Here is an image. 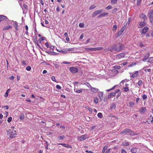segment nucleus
Masks as SVG:
<instances>
[{
  "instance_id": "1",
  "label": "nucleus",
  "mask_w": 153,
  "mask_h": 153,
  "mask_svg": "<svg viewBox=\"0 0 153 153\" xmlns=\"http://www.w3.org/2000/svg\"><path fill=\"white\" fill-rule=\"evenodd\" d=\"M125 48V46L123 44L119 43L115 44L112 45L109 49V50L114 52V51L119 52L124 50Z\"/></svg>"
},
{
  "instance_id": "2",
  "label": "nucleus",
  "mask_w": 153,
  "mask_h": 153,
  "mask_svg": "<svg viewBox=\"0 0 153 153\" xmlns=\"http://www.w3.org/2000/svg\"><path fill=\"white\" fill-rule=\"evenodd\" d=\"M120 134L124 135H128L131 136L134 135V132L131 131L130 129L126 128L120 132Z\"/></svg>"
},
{
  "instance_id": "3",
  "label": "nucleus",
  "mask_w": 153,
  "mask_h": 153,
  "mask_svg": "<svg viewBox=\"0 0 153 153\" xmlns=\"http://www.w3.org/2000/svg\"><path fill=\"white\" fill-rule=\"evenodd\" d=\"M7 134L9 135L10 138H14L16 135V131H12L10 129H9L7 130Z\"/></svg>"
},
{
  "instance_id": "4",
  "label": "nucleus",
  "mask_w": 153,
  "mask_h": 153,
  "mask_svg": "<svg viewBox=\"0 0 153 153\" xmlns=\"http://www.w3.org/2000/svg\"><path fill=\"white\" fill-rule=\"evenodd\" d=\"M89 138L88 136L86 134L81 135L79 137H78V140L80 141H82L86 140Z\"/></svg>"
},
{
  "instance_id": "5",
  "label": "nucleus",
  "mask_w": 153,
  "mask_h": 153,
  "mask_svg": "<svg viewBox=\"0 0 153 153\" xmlns=\"http://www.w3.org/2000/svg\"><path fill=\"white\" fill-rule=\"evenodd\" d=\"M69 70L73 73H76L78 72V69L75 67H71L69 68Z\"/></svg>"
},
{
  "instance_id": "6",
  "label": "nucleus",
  "mask_w": 153,
  "mask_h": 153,
  "mask_svg": "<svg viewBox=\"0 0 153 153\" xmlns=\"http://www.w3.org/2000/svg\"><path fill=\"white\" fill-rule=\"evenodd\" d=\"M125 55L126 54L124 53H119L118 54H117L116 56V58L119 59L123 58L125 56Z\"/></svg>"
},
{
  "instance_id": "7",
  "label": "nucleus",
  "mask_w": 153,
  "mask_h": 153,
  "mask_svg": "<svg viewBox=\"0 0 153 153\" xmlns=\"http://www.w3.org/2000/svg\"><path fill=\"white\" fill-rule=\"evenodd\" d=\"M102 10L101 9L100 10H98L94 12L92 15V16L93 17H95L97 14H99L102 13Z\"/></svg>"
},
{
  "instance_id": "8",
  "label": "nucleus",
  "mask_w": 153,
  "mask_h": 153,
  "mask_svg": "<svg viewBox=\"0 0 153 153\" xmlns=\"http://www.w3.org/2000/svg\"><path fill=\"white\" fill-rule=\"evenodd\" d=\"M146 111V108L145 107H142L139 109V111L141 114H145Z\"/></svg>"
},
{
  "instance_id": "9",
  "label": "nucleus",
  "mask_w": 153,
  "mask_h": 153,
  "mask_svg": "<svg viewBox=\"0 0 153 153\" xmlns=\"http://www.w3.org/2000/svg\"><path fill=\"white\" fill-rule=\"evenodd\" d=\"M150 53L149 52H147L146 53L144 57V59H143V61L144 62H146V60L149 58Z\"/></svg>"
},
{
  "instance_id": "10",
  "label": "nucleus",
  "mask_w": 153,
  "mask_h": 153,
  "mask_svg": "<svg viewBox=\"0 0 153 153\" xmlns=\"http://www.w3.org/2000/svg\"><path fill=\"white\" fill-rule=\"evenodd\" d=\"M146 23L144 21L141 22L140 23L139 25L138 26V27L139 28H141L143 27L144 26L146 25Z\"/></svg>"
},
{
  "instance_id": "11",
  "label": "nucleus",
  "mask_w": 153,
  "mask_h": 153,
  "mask_svg": "<svg viewBox=\"0 0 153 153\" xmlns=\"http://www.w3.org/2000/svg\"><path fill=\"white\" fill-rule=\"evenodd\" d=\"M149 28L147 27H145L142 30L141 32V34L146 33L148 30Z\"/></svg>"
},
{
  "instance_id": "12",
  "label": "nucleus",
  "mask_w": 153,
  "mask_h": 153,
  "mask_svg": "<svg viewBox=\"0 0 153 153\" xmlns=\"http://www.w3.org/2000/svg\"><path fill=\"white\" fill-rule=\"evenodd\" d=\"M98 95L100 97V101L102 100L103 98V93L102 92H99L98 94Z\"/></svg>"
},
{
  "instance_id": "13",
  "label": "nucleus",
  "mask_w": 153,
  "mask_h": 153,
  "mask_svg": "<svg viewBox=\"0 0 153 153\" xmlns=\"http://www.w3.org/2000/svg\"><path fill=\"white\" fill-rule=\"evenodd\" d=\"M149 19H152L153 17V10H152L149 13Z\"/></svg>"
},
{
  "instance_id": "14",
  "label": "nucleus",
  "mask_w": 153,
  "mask_h": 153,
  "mask_svg": "<svg viewBox=\"0 0 153 153\" xmlns=\"http://www.w3.org/2000/svg\"><path fill=\"white\" fill-rule=\"evenodd\" d=\"M59 145H62L63 146L66 148H71V146L67 144L64 143H59Z\"/></svg>"
},
{
  "instance_id": "15",
  "label": "nucleus",
  "mask_w": 153,
  "mask_h": 153,
  "mask_svg": "<svg viewBox=\"0 0 153 153\" xmlns=\"http://www.w3.org/2000/svg\"><path fill=\"white\" fill-rule=\"evenodd\" d=\"M140 17L143 19L144 21L146 20L147 19V17L146 15L143 13H142L140 14Z\"/></svg>"
},
{
  "instance_id": "16",
  "label": "nucleus",
  "mask_w": 153,
  "mask_h": 153,
  "mask_svg": "<svg viewBox=\"0 0 153 153\" xmlns=\"http://www.w3.org/2000/svg\"><path fill=\"white\" fill-rule=\"evenodd\" d=\"M12 28V26L11 25H9L7 26H6L5 27H4L3 28V30H6L9 29H11Z\"/></svg>"
},
{
  "instance_id": "17",
  "label": "nucleus",
  "mask_w": 153,
  "mask_h": 153,
  "mask_svg": "<svg viewBox=\"0 0 153 153\" xmlns=\"http://www.w3.org/2000/svg\"><path fill=\"white\" fill-rule=\"evenodd\" d=\"M91 91L94 93H96L98 92L99 91V90L96 88H91Z\"/></svg>"
},
{
  "instance_id": "18",
  "label": "nucleus",
  "mask_w": 153,
  "mask_h": 153,
  "mask_svg": "<svg viewBox=\"0 0 153 153\" xmlns=\"http://www.w3.org/2000/svg\"><path fill=\"white\" fill-rule=\"evenodd\" d=\"M116 95L115 93L114 92H112L108 96V98H111L112 97H114Z\"/></svg>"
},
{
  "instance_id": "19",
  "label": "nucleus",
  "mask_w": 153,
  "mask_h": 153,
  "mask_svg": "<svg viewBox=\"0 0 153 153\" xmlns=\"http://www.w3.org/2000/svg\"><path fill=\"white\" fill-rule=\"evenodd\" d=\"M137 149L136 148L133 147L131 149V152L132 153H136L137 152Z\"/></svg>"
},
{
  "instance_id": "20",
  "label": "nucleus",
  "mask_w": 153,
  "mask_h": 153,
  "mask_svg": "<svg viewBox=\"0 0 153 153\" xmlns=\"http://www.w3.org/2000/svg\"><path fill=\"white\" fill-rule=\"evenodd\" d=\"M18 23L16 21L14 22L13 24V25L15 27L16 29L17 30H18V29L17 28L18 27Z\"/></svg>"
},
{
  "instance_id": "21",
  "label": "nucleus",
  "mask_w": 153,
  "mask_h": 153,
  "mask_svg": "<svg viewBox=\"0 0 153 153\" xmlns=\"http://www.w3.org/2000/svg\"><path fill=\"white\" fill-rule=\"evenodd\" d=\"M139 74V73L138 71H137L135 72L131 75V76L132 78H134L137 77Z\"/></svg>"
},
{
  "instance_id": "22",
  "label": "nucleus",
  "mask_w": 153,
  "mask_h": 153,
  "mask_svg": "<svg viewBox=\"0 0 153 153\" xmlns=\"http://www.w3.org/2000/svg\"><path fill=\"white\" fill-rule=\"evenodd\" d=\"M108 14V13H103L101 14H100L98 17V18H100L106 15H107Z\"/></svg>"
},
{
  "instance_id": "23",
  "label": "nucleus",
  "mask_w": 153,
  "mask_h": 153,
  "mask_svg": "<svg viewBox=\"0 0 153 153\" xmlns=\"http://www.w3.org/2000/svg\"><path fill=\"white\" fill-rule=\"evenodd\" d=\"M103 49L102 47H98L95 48H93V51H95L97 50H101Z\"/></svg>"
},
{
  "instance_id": "24",
  "label": "nucleus",
  "mask_w": 153,
  "mask_h": 153,
  "mask_svg": "<svg viewBox=\"0 0 153 153\" xmlns=\"http://www.w3.org/2000/svg\"><path fill=\"white\" fill-rule=\"evenodd\" d=\"M1 21L2 20H8V18L6 16L3 15H1Z\"/></svg>"
},
{
  "instance_id": "25",
  "label": "nucleus",
  "mask_w": 153,
  "mask_h": 153,
  "mask_svg": "<svg viewBox=\"0 0 153 153\" xmlns=\"http://www.w3.org/2000/svg\"><path fill=\"white\" fill-rule=\"evenodd\" d=\"M116 105L115 103L113 102L112 103L110 108L111 109H114L116 108Z\"/></svg>"
},
{
  "instance_id": "26",
  "label": "nucleus",
  "mask_w": 153,
  "mask_h": 153,
  "mask_svg": "<svg viewBox=\"0 0 153 153\" xmlns=\"http://www.w3.org/2000/svg\"><path fill=\"white\" fill-rule=\"evenodd\" d=\"M122 33L123 32H122L120 30L117 33L116 35V37H119L121 35Z\"/></svg>"
},
{
  "instance_id": "27",
  "label": "nucleus",
  "mask_w": 153,
  "mask_h": 153,
  "mask_svg": "<svg viewBox=\"0 0 153 153\" xmlns=\"http://www.w3.org/2000/svg\"><path fill=\"white\" fill-rule=\"evenodd\" d=\"M108 146H105L103 148L102 153H104L105 152V151L108 149Z\"/></svg>"
},
{
  "instance_id": "28",
  "label": "nucleus",
  "mask_w": 153,
  "mask_h": 153,
  "mask_svg": "<svg viewBox=\"0 0 153 153\" xmlns=\"http://www.w3.org/2000/svg\"><path fill=\"white\" fill-rule=\"evenodd\" d=\"M74 91L75 92H76L77 93H80L82 92V89H81L80 90H78L77 89H75V88L74 89Z\"/></svg>"
},
{
  "instance_id": "29",
  "label": "nucleus",
  "mask_w": 153,
  "mask_h": 153,
  "mask_svg": "<svg viewBox=\"0 0 153 153\" xmlns=\"http://www.w3.org/2000/svg\"><path fill=\"white\" fill-rule=\"evenodd\" d=\"M117 2V0H111V3L112 4H116Z\"/></svg>"
},
{
  "instance_id": "30",
  "label": "nucleus",
  "mask_w": 153,
  "mask_h": 153,
  "mask_svg": "<svg viewBox=\"0 0 153 153\" xmlns=\"http://www.w3.org/2000/svg\"><path fill=\"white\" fill-rule=\"evenodd\" d=\"M83 84L87 86L89 88H91L92 87L90 84L87 82Z\"/></svg>"
},
{
  "instance_id": "31",
  "label": "nucleus",
  "mask_w": 153,
  "mask_h": 153,
  "mask_svg": "<svg viewBox=\"0 0 153 153\" xmlns=\"http://www.w3.org/2000/svg\"><path fill=\"white\" fill-rule=\"evenodd\" d=\"M149 63H153V57L150 58L148 61Z\"/></svg>"
},
{
  "instance_id": "32",
  "label": "nucleus",
  "mask_w": 153,
  "mask_h": 153,
  "mask_svg": "<svg viewBox=\"0 0 153 153\" xmlns=\"http://www.w3.org/2000/svg\"><path fill=\"white\" fill-rule=\"evenodd\" d=\"M25 117V115L24 114H21L19 116V118L21 120H23Z\"/></svg>"
},
{
  "instance_id": "33",
  "label": "nucleus",
  "mask_w": 153,
  "mask_h": 153,
  "mask_svg": "<svg viewBox=\"0 0 153 153\" xmlns=\"http://www.w3.org/2000/svg\"><path fill=\"white\" fill-rule=\"evenodd\" d=\"M10 91V89H8L7 90V91H6L5 94V97H8V94H9Z\"/></svg>"
},
{
  "instance_id": "34",
  "label": "nucleus",
  "mask_w": 153,
  "mask_h": 153,
  "mask_svg": "<svg viewBox=\"0 0 153 153\" xmlns=\"http://www.w3.org/2000/svg\"><path fill=\"white\" fill-rule=\"evenodd\" d=\"M65 136L64 135H62L59 137L58 138L59 140H62L64 139L65 138Z\"/></svg>"
},
{
  "instance_id": "35",
  "label": "nucleus",
  "mask_w": 153,
  "mask_h": 153,
  "mask_svg": "<svg viewBox=\"0 0 153 153\" xmlns=\"http://www.w3.org/2000/svg\"><path fill=\"white\" fill-rule=\"evenodd\" d=\"M117 28V26L116 25H114L113 27V30L114 31H116Z\"/></svg>"
},
{
  "instance_id": "36",
  "label": "nucleus",
  "mask_w": 153,
  "mask_h": 153,
  "mask_svg": "<svg viewBox=\"0 0 153 153\" xmlns=\"http://www.w3.org/2000/svg\"><path fill=\"white\" fill-rule=\"evenodd\" d=\"M97 116L100 118H102V114L101 113H99L97 114Z\"/></svg>"
},
{
  "instance_id": "37",
  "label": "nucleus",
  "mask_w": 153,
  "mask_h": 153,
  "mask_svg": "<svg viewBox=\"0 0 153 153\" xmlns=\"http://www.w3.org/2000/svg\"><path fill=\"white\" fill-rule=\"evenodd\" d=\"M122 145L124 146H127L129 145V143L128 142H124L122 143Z\"/></svg>"
},
{
  "instance_id": "38",
  "label": "nucleus",
  "mask_w": 153,
  "mask_h": 153,
  "mask_svg": "<svg viewBox=\"0 0 153 153\" xmlns=\"http://www.w3.org/2000/svg\"><path fill=\"white\" fill-rule=\"evenodd\" d=\"M143 83V82L141 80H139L138 82V85L139 86H141Z\"/></svg>"
},
{
  "instance_id": "39",
  "label": "nucleus",
  "mask_w": 153,
  "mask_h": 153,
  "mask_svg": "<svg viewBox=\"0 0 153 153\" xmlns=\"http://www.w3.org/2000/svg\"><path fill=\"white\" fill-rule=\"evenodd\" d=\"M79 26L80 27H83L85 26V24L83 23H80Z\"/></svg>"
},
{
  "instance_id": "40",
  "label": "nucleus",
  "mask_w": 153,
  "mask_h": 153,
  "mask_svg": "<svg viewBox=\"0 0 153 153\" xmlns=\"http://www.w3.org/2000/svg\"><path fill=\"white\" fill-rule=\"evenodd\" d=\"M94 102L96 103H98V99L97 97H95L94 99Z\"/></svg>"
},
{
  "instance_id": "41",
  "label": "nucleus",
  "mask_w": 153,
  "mask_h": 153,
  "mask_svg": "<svg viewBox=\"0 0 153 153\" xmlns=\"http://www.w3.org/2000/svg\"><path fill=\"white\" fill-rule=\"evenodd\" d=\"M96 7V6L95 5H92L90 7H89V10H91Z\"/></svg>"
},
{
  "instance_id": "42",
  "label": "nucleus",
  "mask_w": 153,
  "mask_h": 153,
  "mask_svg": "<svg viewBox=\"0 0 153 153\" xmlns=\"http://www.w3.org/2000/svg\"><path fill=\"white\" fill-rule=\"evenodd\" d=\"M141 0H137V5L138 6H139L140 4Z\"/></svg>"
},
{
  "instance_id": "43",
  "label": "nucleus",
  "mask_w": 153,
  "mask_h": 153,
  "mask_svg": "<svg viewBox=\"0 0 153 153\" xmlns=\"http://www.w3.org/2000/svg\"><path fill=\"white\" fill-rule=\"evenodd\" d=\"M112 6L110 5H108V6H107L105 7V9L107 10L112 9Z\"/></svg>"
},
{
  "instance_id": "44",
  "label": "nucleus",
  "mask_w": 153,
  "mask_h": 153,
  "mask_svg": "<svg viewBox=\"0 0 153 153\" xmlns=\"http://www.w3.org/2000/svg\"><path fill=\"white\" fill-rule=\"evenodd\" d=\"M93 48H86L85 49L87 51H93Z\"/></svg>"
},
{
  "instance_id": "45",
  "label": "nucleus",
  "mask_w": 153,
  "mask_h": 153,
  "mask_svg": "<svg viewBox=\"0 0 153 153\" xmlns=\"http://www.w3.org/2000/svg\"><path fill=\"white\" fill-rule=\"evenodd\" d=\"M12 120V117H10L8 118L7 120V121L8 123H10Z\"/></svg>"
},
{
  "instance_id": "46",
  "label": "nucleus",
  "mask_w": 153,
  "mask_h": 153,
  "mask_svg": "<svg viewBox=\"0 0 153 153\" xmlns=\"http://www.w3.org/2000/svg\"><path fill=\"white\" fill-rule=\"evenodd\" d=\"M117 10L118 9L117 8H115L113 10L112 12L113 13H114L117 11Z\"/></svg>"
},
{
  "instance_id": "47",
  "label": "nucleus",
  "mask_w": 153,
  "mask_h": 153,
  "mask_svg": "<svg viewBox=\"0 0 153 153\" xmlns=\"http://www.w3.org/2000/svg\"><path fill=\"white\" fill-rule=\"evenodd\" d=\"M31 69V68L30 66H28L26 68V70L28 71H30Z\"/></svg>"
},
{
  "instance_id": "48",
  "label": "nucleus",
  "mask_w": 153,
  "mask_h": 153,
  "mask_svg": "<svg viewBox=\"0 0 153 153\" xmlns=\"http://www.w3.org/2000/svg\"><path fill=\"white\" fill-rule=\"evenodd\" d=\"M57 53L55 52H53L52 51H51V54L50 55H55Z\"/></svg>"
},
{
  "instance_id": "49",
  "label": "nucleus",
  "mask_w": 153,
  "mask_h": 153,
  "mask_svg": "<svg viewBox=\"0 0 153 153\" xmlns=\"http://www.w3.org/2000/svg\"><path fill=\"white\" fill-rule=\"evenodd\" d=\"M74 48H69L68 49L67 51H73L74 50Z\"/></svg>"
},
{
  "instance_id": "50",
  "label": "nucleus",
  "mask_w": 153,
  "mask_h": 153,
  "mask_svg": "<svg viewBox=\"0 0 153 153\" xmlns=\"http://www.w3.org/2000/svg\"><path fill=\"white\" fill-rule=\"evenodd\" d=\"M51 79L53 81L56 82V79L54 76H52L51 77Z\"/></svg>"
},
{
  "instance_id": "51",
  "label": "nucleus",
  "mask_w": 153,
  "mask_h": 153,
  "mask_svg": "<svg viewBox=\"0 0 153 153\" xmlns=\"http://www.w3.org/2000/svg\"><path fill=\"white\" fill-rule=\"evenodd\" d=\"M147 98V96L145 94H144V95H143V96L142 98H143V100L146 99Z\"/></svg>"
},
{
  "instance_id": "52",
  "label": "nucleus",
  "mask_w": 153,
  "mask_h": 153,
  "mask_svg": "<svg viewBox=\"0 0 153 153\" xmlns=\"http://www.w3.org/2000/svg\"><path fill=\"white\" fill-rule=\"evenodd\" d=\"M23 7L26 9H28V6L27 4H23Z\"/></svg>"
},
{
  "instance_id": "53",
  "label": "nucleus",
  "mask_w": 153,
  "mask_h": 153,
  "mask_svg": "<svg viewBox=\"0 0 153 153\" xmlns=\"http://www.w3.org/2000/svg\"><path fill=\"white\" fill-rule=\"evenodd\" d=\"M56 88L57 89H60L61 88V87L59 85H56Z\"/></svg>"
},
{
  "instance_id": "54",
  "label": "nucleus",
  "mask_w": 153,
  "mask_h": 153,
  "mask_svg": "<svg viewBox=\"0 0 153 153\" xmlns=\"http://www.w3.org/2000/svg\"><path fill=\"white\" fill-rule=\"evenodd\" d=\"M130 105L132 107L134 105V103L133 102H129Z\"/></svg>"
},
{
  "instance_id": "55",
  "label": "nucleus",
  "mask_w": 153,
  "mask_h": 153,
  "mask_svg": "<svg viewBox=\"0 0 153 153\" xmlns=\"http://www.w3.org/2000/svg\"><path fill=\"white\" fill-rule=\"evenodd\" d=\"M33 42L35 43H37L38 42L37 39L36 37H35L33 39Z\"/></svg>"
},
{
  "instance_id": "56",
  "label": "nucleus",
  "mask_w": 153,
  "mask_h": 153,
  "mask_svg": "<svg viewBox=\"0 0 153 153\" xmlns=\"http://www.w3.org/2000/svg\"><path fill=\"white\" fill-rule=\"evenodd\" d=\"M125 28H126V27L124 26L122 27V28L120 30L122 32H123V31L125 30Z\"/></svg>"
},
{
  "instance_id": "57",
  "label": "nucleus",
  "mask_w": 153,
  "mask_h": 153,
  "mask_svg": "<svg viewBox=\"0 0 153 153\" xmlns=\"http://www.w3.org/2000/svg\"><path fill=\"white\" fill-rule=\"evenodd\" d=\"M124 91L126 92H127L129 91V89L128 87H125L124 88Z\"/></svg>"
},
{
  "instance_id": "58",
  "label": "nucleus",
  "mask_w": 153,
  "mask_h": 153,
  "mask_svg": "<svg viewBox=\"0 0 153 153\" xmlns=\"http://www.w3.org/2000/svg\"><path fill=\"white\" fill-rule=\"evenodd\" d=\"M49 47L52 50H53L54 49V47L53 45H50Z\"/></svg>"
},
{
  "instance_id": "59",
  "label": "nucleus",
  "mask_w": 153,
  "mask_h": 153,
  "mask_svg": "<svg viewBox=\"0 0 153 153\" xmlns=\"http://www.w3.org/2000/svg\"><path fill=\"white\" fill-rule=\"evenodd\" d=\"M111 149H109L105 151V153H109L111 151Z\"/></svg>"
},
{
  "instance_id": "60",
  "label": "nucleus",
  "mask_w": 153,
  "mask_h": 153,
  "mask_svg": "<svg viewBox=\"0 0 153 153\" xmlns=\"http://www.w3.org/2000/svg\"><path fill=\"white\" fill-rule=\"evenodd\" d=\"M136 65V63L135 62L132 63V64L128 66V67H130L132 66L133 65Z\"/></svg>"
},
{
  "instance_id": "61",
  "label": "nucleus",
  "mask_w": 153,
  "mask_h": 153,
  "mask_svg": "<svg viewBox=\"0 0 153 153\" xmlns=\"http://www.w3.org/2000/svg\"><path fill=\"white\" fill-rule=\"evenodd\" d=\"M45 45L47 48H48L50 46H49L48 43V42L45 43Z\"/></svg>"
},
{
  "instance_id": "62",
  "label": "nucleus",
  "mask_w": 153,
  "mask_h": 153,
  "mask_svg": "<svg viewBox=\"0 0 153 153\" xmlns=\"http://www.w3.org/2000/svg\"><path fill=\"white\" fill-rule=\"evenodd\" d=\"M114 68H115L117 69H119L120 68V66H114Z\"/></svg>"
},
{
  "instance_id": "63",
  "label": "nucleus",
  "mask_w": 153,
  "mask_h": 153,
  "mask_svg": "<svg viewBox=\"0 0 153 153\" xmlns=\"http://www.w3.org/2000/svg\"><path fill=\"white\" fill-rule=\"evenodd\" d=\"M121 153H127V152L125 150L123 149L121 150Z\"/></svg>"
},
{
  "instance_id": "64",
  "label": "nucleus",
  "mask_w": 153,
  "mask_h": 153,
  "mask_svg": "<svg viewBox=\"0 0 153 153\" xmlns=\"http://www.w3.org/2000/svg\"><path fill=\"white\" fill-rule=\"evenodd\" d=\"M85 152L87 153H94L93 152L91 151H88V150H86Z\"/></svg>"
}]
</instances>
